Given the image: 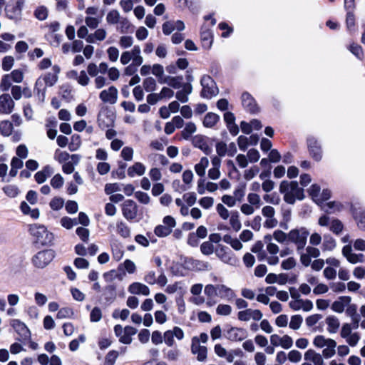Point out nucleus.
<instances>
[{
	"label": "nucleus",
	"mask_w": 365,
	"mask_h": 365,
	"mask_svg": "<svg viewBox=\"0 0 365 365\" xmlns=\"http://www.w3.org/2000/svg\"><path fill=\"white\" fill-rule=\"evenodd\" d=\"M29 232L36 238V242L42 245H49L52 243L54 237L44 225H33L30 226Z\"/></svg>",
	"instance_id": "f257e3e1"
},
{
	"label": "nucleus",
	"mask_w": 365,
	"mask_h": 365,
	"mask_svg": "<svg viewBox=\"0 0 365 365\" xmlns=\"http://www.w3.org/2000/svg\"><path fill=\"white\" fill-rule=\"evenodd\" d=\"M200 85L202 86L200 96L203 98L210 99L219 93L215 81L208 75L202 76Z\"/></svg>",
	"instance_id": "f03ea898"
},
{
	"label": "nucleus",
	"mask_w": 365,
	"mask_h": 365,
	"mask_svg": "<svg viewBox=\"0 0 365 365\" xmlns=\"http://www.w3.org/2000/svg\"><path fill=\"white\" fill-rule=\"evenodd\" d=\"M309 235V232L305 227L293 229L288 233V240L296 244L297 250L299 251L304 248Z\"/></svg>",
	"instance_id": "7ed1b4c3"
},
{
	"label": "nucleus",
	"mask_w": 365,
	"mask_h": 365,
	"mask_svg": "<svg viewBox=\"0 0 365 365\" xmlns=\"http://www.w3.org/2000/svg\"><path fill=\"white\" fill-rule=\"evenodd\" d=\"M55 252L53 250H44L37 252L32 257L34 267L43 269L46 267L54 258Z\"/></svg>",
	"instance_id": "20e7f679"
},
{
	"label": "nucleus",
	"mask_w": 365,
	"mask_h": 365,
	"mask_svg": "<svg viewBox=\"0 0 365 365\" xmlns=\"http://www.w3.org/2000/svg\"><path fill=\"white\" fill-rule=\"evenodd\" d=\"M114 119V113L107 106H104L101 108L98 114L97 122L101 129H105L113 126Z\"/></svg>",
	"instance_id": "39448f33"
},
{
	"label": "nucleus",
	"mask_w": 365,
	"mask_h": 365,
	"mask_svg": "<svg viewBox=\"0 0 365 365\" xmlns=\"http://www.w3.org/2000/svg\"><path fill=\"white\" fill-rule=\"evenodd\" d=\"M307 144L310 156L319 162L322 158V149L318 140L314 136H308Z\"/></svg>",
	"instance_id": "423d86ee"
},
{
	"label": "nucleus",
	"mask_w": 365,
	"mask_h": 365,
	"mask_svg": "<svg viewBox=\"0 0 365 365\" xmlns=\"http://www.w3.org/2000/svg\"><path fill=\"white\" fill-rule=\"evenodd\" d=\"M117 286L115 283H110L103 287L101 289V301L106 305L111 304L117 297Z\"/></svg>",
	"instance_id": "0eeeda50"
},
{
	"label": "nucleus",
	"mask_w": 365,
	"mask_h": 365,
	"mask_svg": "<svg viewBox=\"0 0 365 365\" xmlns=\"http://www.w3.org/2000/svg\"><path fill=\"white\" fill-rule=\"evenodd\" d=\"M242 105L244 109L250 114H257L259 112L258 106L254 97L248 92L245 91L241 96Z\"/></svg>",
	"instance_id": "6e6552de"
},
{
	"label": "nucleus",
	"mask_w": 365,
	"mask_h": 365,
	"mask_svg": "<svg viewBox=\"0 0 365 365\" xmlns=\"http://www.w3.org/2000/svg\"><path fill=\"white\" fill-rule=\"evenodd\" d=\"M351 210L354 219L356 221L358 227L360 230L365 229V210L359 204L351 205Z\"/></svg>",
	"instance_id": "1a4fd4ad"
},
{
	"label": "nucleus",
	"mask_w": 365,
	"mask_h": 365,
	"mask_svg": "<svg viewBox=\"0 0 365 365\" xmlns=\"http://www.w3.org/2000/svg\"><path fill=\"white\" fill-rule=\"evenodd\" d=\"M122 212L128 220H132L137 217L138 207L136 203L132 200H126L123 205Z\"/></svg>",
	"instance_id": "9d476101"
},
{
	"label": "nucleus",
	"mask_w": 365,
	"mask_h": 365,
	"mask_svg": "<svg viewBox=\"0 0 365 365\" xmlns=\"http://www.w3.org/2000/svg\"><path fill=\"white\" fill-rule=\"evenodd\" d=\"M186 267L189 269L196 271H208L211 269V266L207 262L194 259L192 257L187 258L185 260Z\"/></svg>",
	"instance_id": "9b49d317"
},
{
	"label": "nucleus",
	"mask_w": 365,
	"mask_h": 365,
	"mask_svg": "<svg viewBox=\"0 0 365 365\" xmlns=\"http://www.w3.org/2000/svg\"><path fill=\"white\" fill-rule=\"evenodd\" d=\"M99 98L103 103L114 104L117 101L118 90L113 86H110L108 90H103L100 93Z\"/></svg>",
	"instance_id": "f8f14e48"
},
{
	"label": "nucleus",
	"mask_w": 365,
	"mask_h": 365,
	"mask_svg": "<svg viewBox=\"0 0 365 365\" xmlns=\"http://www.w3.org/2000/svg\"><path fill=\"white\" fill-rule=\"evenodd\" d=\"M11 325L23 340H26L31 337L30 330L26 325L19 319H13Z\"/></svg>",
	"instance_id": "ddd939ff"
},
{
	"label": "nucleus",
	"mask_w": 365,
	"mask_h": 365,
	"mask_svg": "<svg viewBox=\"0 0 365 365\" xmlns=\"http://www.w3.org/2000/svg\"><path fill=\"white\" fill-rule=\"evenodd\" d=\"M15 103L9 94H2L0 96V113L9 114L14 108Z\"/></svg>",
	"instance_id": "4468645a"
},
{
	"label": "nucleus",
	"mask_w": 365,
	"mask_h": 365,
	"mask_svg": "<svg viewBox=\"0 0 365 365\" xmlns=\"http://www.w3.org/2000/svg\"><path fill=\"white\" fill-rule=\"evenodd\" d=\"M192 143L194 147L200 149L205 155H210L212 151V148L207 143L206 137L203 135H195L192 139Z\"/></svg>",
	"instance_id": "2eb2a0df"
},
{
	"label": "nucleus",
	"mask_w": 365,
	"mask_h": 365,
	"mask_svg": "<svg viewBox=\"0 0 365 365\" xmlns=\"http://www.w3.org/2000/svg\"><path fill=\"white\" fill-rule=\"evenodd\" d=\"M247 336V333L245 329L237 327H231L226 334V337L230 341H242Z\"/></svg>",
	"instance_id": "dca6fc26"
},
{
	"label": "nucleus",
	"mask_w": 365,
	"mask_h": 365,
	"mask_svg": "<svg viewBox=\"0 0 365 365\" xmlns=\"http://www.w3.org/2000/svg\"><path fill=\"white\" fill-rule=\"evenodd\" d=\"M128 292L133 294H143L144 296L150 294L149 287L140 282H133L130 284Z\"/></svg>",
	"instance_id": "f3484780"
},
{
	"label": "nucleus",
	"mask_w": 365,
	"mask_h": 365,
	"mask_svg": "<svg viewBox=\"0 0 365 365\" xmlns=\"http://www.w3.org/2000/svg\"><path fill=\"white\" fill-rule=\"evenodd\" d=\"M351 298L349 296H341L331 304V309L336 312L341 313L344 310L345 305L349 304Z\"/></svg>",
	"instance_id": "a211bd4d"
},
{
	"label": "nucleus",
	"mask_w": 365,
	"mask_h": 365,
	"mask_svg": "<svg viewBox=\"0 0 365 365\" xmlns=\"http://www.w3.org/2000/svg\"><path fill=\"white\" fill-rule=\"evenodd\" d=\"M217 296L222 299L230 300L235 296L234 291L224 284H217Z\"/></svg>",
	"instance_id": "6ab92c4d"
},
{
	"label": "nucleus",
	"mask_w": 365,
	"mask_h": 365,
	"mask_svg": "<svg viewBox=\"0 0 365 365\" xmlns=\"http://www.w3.org/2000/svg\"><path fill=\"white\" fill-rule=\"evenodd\" d=\"M200 39L202 41V46L204 48H210L212 44V31L208 29L202 30L200 32Z\"/></svg>",
	"instance_id": "aec40b11"
},
{
	"label": "nucleus",
	"mask_w": 365,
	"mask_h": 365,
	"mask_svg": "<svg viewBox=\"0 0 365 365\" xmlns=\"http://www.w3.org/2000/svg\"><path fill=\"white\" fill-rule=\"evenodd\" d=\"M220 119V117L219 115L209 112L205 115L202 123L206 128H212L217 123Z\"/></svg>",
	"instance_id": "412c9836"
},
{
	"label": "nucleus",
	"mask_w": 365,
	"mask_h": 365,
	"mask_svg": "<svg viewBox=\"0 0 365 365\" xmlns=\"http://www.w3.org/2000/svg\"><path fill=\"white\" fill-rule=\"evenodd\" d=\"M6 16L8 19L18 21L21 19V14L14 5H7L5 8Z\"/></svg>",
	"instance_id": "4be33fe9"
},
{
	"label": "nucleus",
	"mask_w": 365,
	"mask_h": 365,
	"mask_svg": "<svg viewBox=\"0 0 365 365\" xmlns=\"http://www.w3.org/2000/svg\"><path fill=\"white\" fill-rule=\"evenodd\" d=\"M145 172V167L141 163H135L132 166L128 169V175L130 177H133L135 174L143 175Z\"/></svg>",
	"instance_id": "5701e85b"
},
{
	"label": "nucleus",
	"mask_w": 365,
	"mask_h": 365,
	"mask_svg": "<svg viewBox=\"0 0 365 365\" xmlns=\"http://www.w3.org/2000/svg\"><path fill=\"white\" fill-rule=\"evenodd\" d=\"M328 325L327 330L329 333H336L340 326L338 318L335 316H329L326 319Z\"/></svg>",
	"instance_id": "b1692460"
},
{
	"label": "nucleus",
	"mask_w": 365,
	"mask_h": 365,
	"mask_svg": "<svg viewBox=\"0 0 365 365\" xmlns=\"http://www.w3.org/2000/svg\"><path fill=\"white\" fill-rule=\"evenodd\" d=\"M232 251L228 247L222 246L217 252V255L225 262L230 263Z\"/></svg>",
	"instance_id": "393cba45"
},
{
	"label": "nucleus",
	"mask_w": 365,
	"mask_h": 365,
	"mask_svg": "<svg viewBox=\"0 0 365 365\" xmlns=\"http://www.w3.org/2000/svg\"><path fill=\"white\" fill-rule=\"evenodd\" d=\"M13 124L9 120H3L0 123V133L2 135L8 137L13 131Z\"/></svg>",
	"instance_id": "a878e982"
},
{
	"label": "nucleus",
	"mask_w": 365,
	"mask_h": 365,
	"mask_svg": "<svg viewBox=\"0 0 365 365\" xmlns=\"http://www.w3.org/2000/svg\"><path fill=\"white\" fill-rule=\"evenodd\" d=\"M2 190L9 197L14 198L19 195L20 190L15 185H8L3 187Z\"/></svg>",
	"instance_id": "bb28decb"
},
{
	"label": "nucleus",
	"mask_w": 365,
	"mask_h": 365,
	"mask_svg": "<svg viewBox=\"0 0 365 365\" xmlns=\"http://www.w3.org/2000/svg\"><path fill=\"white\" fill-rule=\"evenodd\" d=\"M323 250L331 251L336 247V241L330 235H324Z\"/></svg>",
	"instance_id": "cd10ccee"
},
{
	"label": "nucleus",
	"mask_w": 365,
	"mask_h": 365,
	"mask_svg": "<svg viewBox=\"0 0 365 365\" xmlns=\"http://www.w3.org/2000/svg\"><path fill=\"white\" fill-rule=\"evenodd\" d=\"M230 223L235 231L237 232L241 229L242 225L239 220V212L237 211L232 212Z\"/></svg>",
	"instance_id": "c85d7f7f"
},
{
	"label": "nucleus",
	"mask_w": 365,
	"mask_h": 365,
	"mask_svg": "<svg viewBox=\"0 0 365 365\" xmlns=\"http://www.w3.org/2000/svg\"><path fill=\"white\" fill-rule=\"evenodd\" d=\"M346 25L348 31L351 33L354 31V26H355V16L354 14V11H348L346 12Z\"/></svg>",
	"instance_id": "c756f323"
},
{
	"label": "nucleus",
	"mask_w": 365,
	"mask_h": 365,
	"mask_svg": "<svg viewBox=\"0 0 365 365\" xmlns=\"http://www.w3.org/2000/svg\"><path fill=\"white\" fill-rule=\"evenodd\" d=\"M344 229V225L339 219H334L331 220L329 230L336 235H339Z\"/></svg>",
	"instance_id": "7c9ffc66"
},
{
	"label": "nucleus",
	"mask_w": 365,
	"mask_h": 365,
	"mask_svg": "<svg viewBox=\"0 0 365 365\" xmlns=\"http://www.w3.org/2000/svg\"><path fill=\"white\" fill-rule=\"evenodd\" d=\"M117 232L121 237L124 238L128 237L130 234V228L123 222L117 223Z\"/></svg>",
	"instance_id": "2f4dec72"
},
{
	"label": "nucleus",
	"mask_w": 365,
	"mask_h": 365,
	"mask_svg": "<svg viewBox=\"0 0 365 365\" xmlns=\"http://www.w3.org/2000/svg\"><path fill=\"white\" fill-rule=\"evenodd\" d=\"M154 232L157 236L160 237H164L169 235L171 233L172 230L171 228L169 227L160 225L155 228Z\"/></svg>",
	"instance_id": "473e14b6"
},
{
	"label": "nucleus",
	"mask_w": 365,
	"mask_h": 365,
	"mask_svg": "<svg viewBox=\"0 0 365 365\" xmlns=\"http://www.w3.org/2000/svg\"><path fill=\"white\" fill-rule=\"evenodd\" d=\"M34 16L40 21L45 20L48 16L47 8L44 6H38L34 11Z\"/></svg>",
	"instance_id": "72a5a7b5"
},
{
	"label": "nucleus",
	"mask_w": 365,
	"mask_h": 365,
	"mask_svg": "<svg viewBox=\"0 0 365 365\" xmlns=\"http://www.w3.org/2000/svg\"><path fill=\"white\" fill-rule=\"evenodd\" d=\"M196 131L195 123L189 122L186 124L184 130L182 131V136L184 139H188L190 135Z\"/></svg>",
	"instance_id": "f704fd0d"
},
{
	"label": "nucleus",
	"mask_w": 365,
	"mask_h": 365,
	"mask_svg": "<svg viewBox=\"0 0 365 365\" xmlns=\"http://www.w3.org/2000/svg\"><path fill=\"white\" fill-rule=\"evenodd\" d=\"M73 315V311L70 307H63L60 309L56 314L57 319L71 318Z\"/></svg>",
	"instance_id": "c9c22d12"
},
{
	"label": "nucleus",
	"mask_w": 365,
	"mask_h": 365,
	"mask_svg": "<svg viewBox=\"0 0 365 365\" xmlns=\"http://www.w3.org/2000/svg\"><path fill=\"white\" fill-rule=\"evenodd\" d=\"M303 322V318L301 315L297 314L291 317L289 322V327L294 330H297L300 328L301 324Z\"/></svg>",
	"instance_id": "e433bc0d"
},
{
	"label": "nucleus",
	"mask_w": 365,
	"mask_h": 365,
	"mask_svg": "<svg viewBox=\"0 0 365 365\" xmlns=\"http://www.w3.org/2000/svg\"><path fill=\"white\" fill-rule=\"evenodd\" d=\"M81 144V137L78 134H74L71 136V141L68 145V148L71 151L77 150Z\"/></svg>",
	"instance_id": "4c0bfd02"
},
{
	"label": "nucleus",
	"mask_w": 365,
	"mask_h": 365,
	"mask_svg": "<svg viewBox=\"0 0 365 365\" xmlns=\"http://www.w3.org/2000/svg\"><path fill=\"white\" fill-rule=\"evenodd\" d=\"M61 225L62 227H65L66 229L70 230L73 226L78 225L77 219L74 218H70L68 217H63L61 219Z\"/></svg>",
	"instance_id": "58836bf2"
},
{
	"label": "nucleus",
	"mask_w": 365,
	"mask_h": 365,
	"mask_svg": "<svg viewBox=\"0 0 365 365\" xmlns=\"http://www.w3.org/2000/svg\"><path fill=\"white\" fill-rule=\"evenodd\" d=\"M43 86V82L41 78H38L35 83L34 90L36 91L38 98L43 102L45 99L46 96V88L41 90V86Z\"/></svg>",
	"instance_id": "ea45409f"
},
{
	"label": "nucleus",
	"mask_w": 365,
	"mask_h": 365,
	"mask_svg": "<svg viewBox=\"0 0 365 365\" xmlns=\"http://www.w3.org/2000/svg\"><path fill=\"white\" fill-rule=\"evenodd\" d=\"M143 87L147 92L153 91L156 88V81L152 77H148L143 81Z\"/></svg>",
	"instance_id": "a19ab883"
},
{
	"label": "nucleus",
	"mask_w": 365,
	"mask_h": 365,
	"mask_svg": "<svg viewBox=\"0 0 365 365\" xmlns=\"http://www.w3.org/2000/svg\"><path fill=\"white\" fill-rule=\"evenodd\" d=\"M118 355V351L115 350L110 351L106 356L105 365H114Z\"/></svg>",
	"instance_id": "79ce46f5"
},
{
	"label": "nucleus",
	"mask_w": 365,
	"mask_h": 365,
	"mask_svg": "<svg viewBox=\"0 0 365 365\" xmlns=\"http://www.w3.org/2000/svg\"><path fill=\"white\" fill-rule=\"evenodd\" d=\"M43 81L46 86H53L58 81V76L56 73H48L45 75Z\"/></svg>",
	"instance_id": "37998d69"
},
{
	"label": "nucleus",
	"mask_w": 365,
	"mask_h": 365,
	"mask_svg": "<svg viewBox=\"0 0 365 365\" xmlns=\"http://www.w3.org/2000/svg\"><path fill=\"white\" fill-rule=\"evenodd\" d=\"M64 205V200L63 198L59 197H53L49 205L51 208L53 210H58L63 207Z\"/></svg>",
	"instance_id": "c03bdc74"
},
{
	"label": "nucleus",
	"mask_w": 365,
	"mask_h": 365,
	"mask_svg": "<svg viewBox=\"0 0 365 365\" xmlns=\"http://www.w3.org/2000/svg\"><path fill=\"white\" fill-rule=\"evenodd\" d=\"M320 190L321 187L317 184H313L308 190L309 195L317 202V201H319V199H318L317 197L319 195Z\"/></svg>",
	"instance_id": "a18cd8bd"
},
{
	"label": "nucleus",
	"mask_w": 365,
	"mask_h": 365,
	"mask_svg": "<svg viewBox=\"0 0 365 365\" xmlns=\"http://www.w3.org/2000/svg\"><path fill=\"white\" fill-rule=\"evenodd\" d=\"M63 182H64V180L60 174L55 175L51 180V185L54 189L61 188L63 186Z\"/></svg>",
	"instance_id": "49530a36"
},
{
	"label": "nucleus",
	"mask_w": 365,
	"mask_h": 365,
	"mask_svg": "<svg viewBox=\"0 0 365 365\" xmlns=\"http://www.w3.org/2000/svg\"><path fill=\"white\" fill-rule=\"evenodd\" d=\"M76 232L82 241L84 242L88 241L90 234L88 229L79 227L76 229Z\"/></svg>",
	"instance_id": "de8ad7c7"
},
{
	"label": "nucleus",
	"mask_w": 365,
	"mask_h": 365,
	"mask_svg": "<svg viewBox=\"0 0 365 365\" xmlns=\"http://www.w3.org/2000/svg\"><path fill=\"white\" fill-rule=\"evenodd\" d=\"M120 18L119 12L116 10H112L108 12L106 20L108 24H115L118 22Z\"/></svg>",
	"instance_id": "09e8293b"
},
{
	"label": "nucleus",
	"mask_w": 365,
	"mask_h": 365,
	"mask_svg": "<svg viewBox=\"0 0 365 365\" xmlns=\"http://www.w3.org/2000/svg\"><path fill=\"white\" fill-rule=\"evenodd\" d=\"M14 63V58L11 56H5L2 60V68L5 71L11 70Z\"/></svg>",
	"instance_id": "8fccbe9b"
},
{
	"label": "nucleus",
	"mask_w": 365,
	"mask_h": 365,
	"mask_svg": "<svg viewBox=\"0 0 365 365\" xmlns=\"http://www.w3.org/2000/svg\"><path fill=\"white\" fill-rule=\"evenodd\" d=\"M216 312L219 315L227 316L232 312V307L228 304H219L216 309Z\"/></svg>",
	"instance_id": "3c124183"
},
{
	"label": "nucleus",
	"mask_w": 365,
	"mask_h": 365,
	"mask_svg": "<svg viewBox=\"0 0 365 365\" xmlns=\"http://www.w3.org/2000/svg\"><path fill=\"white\" fill-rule=\"evenodd\" d=\"M135 197L140 203L144 205L148 204L150 200L149 195L146 192L142 191L135 192Z\"/></svg>",
	"instance_id": "603ef678"
},
{
	"label": "nucleus",
	"mask_w": 365,
	"mask_h": 365,
	"mask_svg": "<svg viewBox=\"0 0 365 365\" xmlns=\"http://www.w3.org/2000/svg\"><path fill=\"white\" fill-rule=\"evenodd\" d=\"M349 51L359 59H361L363 56L362 47L356 43H352L349 46Z\"/></svg>",
	"instance_id": "864d4df0"
},
{
	"label": "nucleus",
	"mask_w": 365,
	"mask_h": 365,
	"mask_svg": "<svg viewBox=\"0 0 365 365\" xmlns=\"http://www.w3.org/2000/svg\"><path fill=\"white\" fill-rule=\"evenodd\" d=\"M214 247L210 242H204L200 246V251L205 255H210L213 252Z\"/></svg>",
	"instance_id": "5fc2aeb1"
},
{
	"label": "nucleus",
	"mask_w": 365,
	"mask_h": 365,
	"mask_svg": "<svg viewBox=\"0 0 365 365\" xmlns=\"http://www.w3.org/2000/svg\"><path fill=\"white\" fill-rule=\"evenodd\" d=\"M102 317V312L99 307H94L90 314V319L93 322H97L101 320Z\"/></svg>",
	"instance_id": "6e6d98bb"
},
{
	"label": "nucleus",
	"mask_w": 365,
	"mask_h": 365,
	"mask_svg": "<svg viewBox=\"0 0 365 365\" xmlns=\"http://www.w3.org/2000/svg\"><path fill=\"white\" fill-rule=\"evenodd\" d=\"M245 183H240L237 188L235 189L234 192L235 197L237 200L241 201L245 194Z\"/></svg>",
	"instance_id": "4d7b16f0"
},
{
	"label": "nucleus",
	"mask_w": 365,
	"mask_h": 365,
	"mask_svg": "<svg viewBox=\"0 0 365 365\" xmlns=\"http://www.w3.org/2000/svg\"><path fill=\"white\" fill-rule=\"evenodd\" d=\"M127 164L123 162H119L118 168L113 172V175L115 174L119 179H124L125 178V170Z\"/></svg>",
	"instance_id": "13d9d810"
},
{
	"label": "nucleus",
	"mask_w": 365,
	"mask_h": 365,
	"mask_svg": "<svg viewBox=\"0 0 365 365\" xmlns=\"http://www.w3.org/2000/svg\"><path fill=\"white\" fill-rule=\"evenodd\" d=\"M252 309H247L243 311H240L237 314L238 319L243 322H247L252 319Z\"/></svg>",
	"instance_id": "bf43d9fd"
},
{
	"label": "nucleus",
	"mask_w": 365,
	"mask_h": 365,
	"mask_svg": "<svg viewBox=\"0 0 365 365\" xmlns=\"http://www.w3.org/2000/svg\"><path fill=\"white\" fill-rule=\"evenodd\" d=\"M273 237L279 243L284 242L288 239V234L282 230H275L273 233Z\"/></svg>",
	"instance_id": "052dcab7"
},
{
	"label": "nucleus",
	"mask_w": 365,
	"mask_h": 365,
	"mask_svg": "<svg viewBox=\"0 0 365 365\" xmlns=\"http://www.w3.org/2000/svg\"><path fill=\"white\" fill-rule=\"evenodd\" d=\"M121 188L118 183H108L105 186V192L107 195H110L113 192L120 191Z\"/></svg>",
	"instance_id": "680f3d73"
},
{
	"label": "nucleus",
	"mask_w": 365,
	"mask_h": 365,
	"mask_svg": "<svg viewBox=\"0 0 365 365\" xmlns=\"http://www.w3.org/2000/svg\"><path fill=\"white\" fill-rule=\"evenodd\" d=\"M133 150L130 147H124L121 151V157L126 161L133 159Z\"/></svg>",
	"instance_id": "e2e57ef3"
},
{
	"label": "nucleus",
	"mask_w": 365,
	"mask_h": 365,
	"mask_svg": "<svg viewBox=\"0 0 365 365\" xmlns=\"http://www.w3.org/2000/svg\"><path fill=\"white\" fill-rule=\"evenodd\" d=\"M296 265V261L294 257H291L288 259L282 261L281 267L283 269L289 270L294 267Z\"/></svg>",
	"instance_id": "0e129e2a"
},
{
	"label": "nucleus",
	"mask_w": 365,
	"mask_h": 365,
	"mask_svg": "<svg viewBox=\"0 0 365 365\" xmlns=\"http://www.w3.org/2000/svg\"><path fill=\"white\" fill-rule=\"evenodd\" d=\"M123 268L125 269L129 274H133L136 269L135 263L130 259H125L123 262Z\"/></svg>",
	"instance_id": "69168bd1"
},
{
	"label": "nucleus",
	"mask_w": 365,
	"mask_h": 365,
	"mask_svg": "<svg viewBox=\"0 0 365 365\" xmlns=\"http://www.w3.org/2000/svg\"><path fill=\"white\" fill-rule=\"evenodd\" d=\"M200 205L205 209L210 208L214 203V200L211 197H203L199 201Z\"/></svg>",
	"instance_id": "338daca9"
},
{
	"label": "nucleus",
	"mask_w": 365,
	"mask_h": 365,
	"mask_svg": "<svg viewBox=\"0 0 365 365\" xmlns=\"http://www.w3.org/2000/svg\"><path fill=\"white\" fill-rule=\"evenodd\" d=\"M247 157L250 162L256 163L259 160L260 155L257 150L252 148L247 152Z\"/></svg>",
	"instance_id": "774afa93"
}]
</instances>
